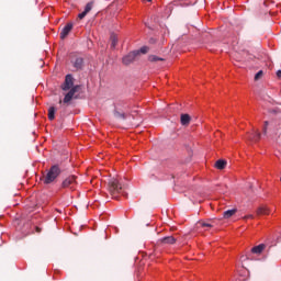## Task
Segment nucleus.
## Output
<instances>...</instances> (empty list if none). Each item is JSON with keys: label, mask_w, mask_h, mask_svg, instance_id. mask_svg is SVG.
<instances>
[{"label": "nucleus", "mask_w": 281, "mask_h": 281, "mask_svg": "<svg viewBox=\"0 0 281 281\" xmlns=\"http://www.w3.org/2000/svg\"><path fill=\"white\" fill-rule=\"evenodd\" d=\"M148 60H149V63H159V60H164V58H161L157 55H149Z\"/></svg>", "instance_id": "nucleus-19"}, {"label": "nucleus", "mask_w": 281, "mask_h": 281, "mask_svg": "<svg viewBox=\"0 0 281 281\" xmlns=\"http://www.w3.org/2000/svg\"><path fill=\"white\" fill-rule=\"evenodd\" d=\"M108 192L112 199H117L122 194V183H120L117 178L108 179Z\"/></svg>", "instance_id": "nucleus-2"}, {"label": "nucleus", "mask_w": 281, "mask_h": 281, "mask_svg": "<svg viewBox=\"0 0 281 281\" xmlns=\"http://www.w3.org/2000/svg\"><path fill=\"white\" fill-rule=\"evenodd\" d=\"M71 30H74V23L69 22L65 25V27L61 30L60 32V38L65 40L67 38V36H69V32H71Z\"/></svg>", "instance_id": "nucleus-6"}, {"label": "nucleus", "mask_w": 281, "mask_h": 281, "mask_svg": "<svg viewBox=\"0 0 281 281\" xmlns=\"http://www.w3.org/2000/svg\"><path fill=\"white\" fill-rule=\"evenodd\" d=\"M265 244H260L258 246H255L251 248V254H262V251H265Z\"/></svg>", "instance_id": "nucleus-14"}, {"label": "nucleus", "mask_w": 281, "mask_h": 281, "mask_svg": "<svg viewBox=\"0 0 281 281\" xmlns=\"http://www.w3.org/2000/svg\"><path fill=\"white\" fill-rule=\"evenodd\" d=\"M83 65H85V59H82V57L76 58V60L74 61V67L77 70L82 69Z\"/></svg>", "instance_id": "nucleus-12"}, {"label": "nucleus", "mask_w": 281, "mask_h": 281, "mask_svg": "<svg viewBox=\"0 0 281 281\" xmlns=\"http://www.w3.org/2000/svg\"><path fill=\"white\" fill-rule=\"evenodd\" d=\"M138 52L139 54H148V47L143 46Z\"/></svg>", "instance_id": "nucleus-21"}, {"label": "nucleus", "mask_w": 281, "mask_h": 281, "mask_svg": "<svg viewBox=\"0 0 281 281\" xmlns=\"http://www.w3.org/2000/svg\"><path fill=\"white\" fill-rule=\"evenodd\" d=\"M246 218H254V215H248L246 216Z\"/></svg>", "instance_id": "nucleus-25"}, {"label": "nucleus", "mask_w": 281, "mask_h": 281, "mask_svg": "<svg viewBox=\"0 0 281 281\" xmlns=\"http://www.w3.org/2000/svg\"><path fill=\"white\" fill-rule=\"evenodd\" d=\"M76 179H77L76 176H69L68 178H66L63 181L61 188H68L69 190H76V186L78 184Z\"/></svg>", "instance_id": "nucleus-4"}, {"label": "nucleus", "mask_w": 281, "mask_h": 281, "mask_svg": "<svg viewBox=\"0 0 281 281\" xmlns=\"http://www.w3.org/2000/svg\"><path fill=\"white\" fill-rule=\"evenodd\" d=\"M267 126H269V121H265V126H263L265 135H267Z\"/></svg>", "instance_id": "nucleus-23"}, {"label": "nucleus", "mask_w": 281, "mask_h": 281, "mask_svg": "<svg viewBox=\"0 0 281 281\" xmlns=\"http://www.w3.org/2000/svg\"><path fill=\"white\" fill-rule=\"evenodd\" d=\"M277 76H278L279 78H281V70H278V71H277Z\"/></svg>", "instance_id": "nucleus-24"}, {"label": "nucleus", "mask_w": 281, "mask_h": 281, "mask_svg": "<svg viewBox=\"0 0 281 281\" xmlns=\"http://www.w3.org/2000/svg\"><path fill=\"white\" fill-rule=\"evenodd\" d=\"M36 229H37V232H41V228L37 227Z\"/></svg>", "instance_id": "nucleus-27"}, {"label": "nucleus", "mask_w": 281, "mask_h": 281, "mask_svg": "<svg viewBox=\"0 0 281 281\" xmlns=\"http://www.w3.org/2000/svg\"><path fill=\"white\" fill-rule=\"evenodd\" d=\"M139 56V50H133L126 56L123 57V65H131V63L135 61V57Z\"/></svg>", "instance_id": "nucleus-5"}, {"label": "nucleus", "mask_w": 281, "mask_h": 281, "mask_svg": "<svg viewBox=\"0 0 281 281\" xmlns=\"http://www.w3.org/2000/svg\"><path fill=\"white\" fill-rule=\"evenodd\" d=\"M59 104H63V100H59Z\"/></svg>", "instance_id": "nucleus-26"}, {"label": "nucleus", "mask_w": 281, "mask_h": 281, "mask_svg": "<svg viewBox=\"0 0 281 281\" xmlns=\"http://www.w3.org/2000/svg\"><path fill=\"white\" fill-rule=\"evenodd\" d=\"M270 210L267 206H259L256 211L257 216H269Z\"/></svg>", "instance_id": "nucleus-10"}, {"label": "nucleus", "mask_w": 281, "mask_h": 281, "mask_svg": "<svg viewBox=\"0 0 281 281\" xmlns=\"http://www.w3.org/2000/svg\"><path fill=\"white\" fill-rule=\"evenodd\" d=\"M199 225H201V227H212V224L205 222H199Z\"/></svg>", "instance_id": "nucleus-22"}, {"label": "nucleus", "mask_w": 281, "mask_h": 281, "mask_svg": "<svg viewBox=\"0 0 281 281\" xmlns=\"http://www.w3.org/2000/svg\"><path fill=\"white\" fill-rule=\"evenodd\" d=\"M110 43H111V48L112 49H115V47H117V35L115 33L111 34Z\"/></svg>", "instance_id": "nucleus-15"}, {"label": "nucleus", "mask_w": 281, "mask_h": 281, "mask_svg": "<svg viewBox=\"0 0 281 281\" xmlns=\"http://www.w3.org/2000/svg\"><path fill=\"white\" fill-rule=\"evenodd\" d=\"M190 122H192V116H190V114L180 115V124L182 126H190Z\"/></svg>", "instance_id": "nucleus-9"}, {"label": "nucleus", "mask_w": 281, "mask_h": 281, "mask_svg": "<svg viewBox=\"0 0 281 281\" xmlns=\"http://www.w3.org/2000/svg\"><path fill=\"white\" fill-rule=\"evenodd\" d=\"M159 245H175L177 243V238L172 236L162 237L158 240Z\"/></svg>", "instance_id": "nucleus-8"}, {"label": "nucleus", "mask_w": 281, "mask_h": 281, "mask_svg": "<svg viewBox=\"0 0 281 281\" xmlns=\"http://www.w3.org/2000/svg\"><path fill=\"white\" fill-rule=\"evenodd\" d=\"M148 1V3H150V1H153V0H147Z\"/></svg>", "instance_id": "nucleus-28"}, {"label": "nucleus", "mask_w": 281, "mask_h": 281, "mask_svg": "<svg viewBox=\"0 0 281 281\" xmlns=\"http://www.w3.org/2000/svg\"><path fill=\"white\" fill-rule=\"evenodd\" d=\"M113 115L117 120H126V113H124V112H120L117 110H114Z\"/></svg>", "instance_id": "nucleus-18"}, {"label": "nucleus", "mask_w": 281, "mask_h": 281, "mask_svg": "<svg viewBox=\"0 0 281 281\" xmlns=\"http://www.w3.org/2000/svg\"><path fill=\"white\" fill-rule=\"evenodd\" d=\"M59 176H60V167H58L57 165H54L50 167L47 173L43 176L42 181L46 186H49V183H54V181H56V179H58Z\"/></svg>", "instance_id": "nucleus-3"}, {"label": "nucleus", "mask_w": 281, "mask_h": 281, "mask_svg": "<svg viewBox=\"0 0 281 281\" xmlns=\"http://www.w3.org/2000/svg\"><path fill=\"white\" fill-rule=\"evenodd\" d=\"M61 89L63 91H69L63 100L64 104H69L74 100V95L78 93L80 86H74V77L71 75H67Z\"/></svg>", "instance_id": "nucleus-1"}, {"label": "nucleus", "mask_w": 281, "mask_h": 281, "mask_svg": "<svg viewBox=\"0 0 281 281\" xmlns=\"http://www.w3.org/2000/svg\"><path fill=\"white\" fill-rule=\"evenodd\" d=\"M262 70H259L256 75H255V80H260L262 78Z\"/></svg>", "instance_id": "nucleus-20"}, {"label": "nucleus", "mask_w": 281, "mask_h": 281, "mask_svg": "<svg viewBox=\"0 0 281 281\" xmlns=\"http://www.w3.org/2000/svg\"><path fill=\"white\" fill-rule=\"evenodd\" d=\"M93 3H94L93 1L88 2L86 4L83 12L78 14V19H80V20L85 19V16H87V14H89L90 11L93 10Z\"/></svg>", "instance_id": "nucleus-7"}, {"label": "nucleus", "mask_w": 281, "mask_h": 281, "mask_svg": "<svg viewBox=\"0 0 281 281\" xmlns=\"http://www.w3.org/2000/svg\"><path fill=\"white\" fill-rule=\"evenodd\" d=\"M226 166H227V161H226V160H223V159H220V160H217V161L215 162V168H216L217 170H225Z\"/></svg>", "instance_id": "nucleus-13"}, {"label": "nucleus", "mask_w": 281, "mask_h": 281, "mask_svg": "<svg viewBox=\"0 0 281 281\" xmlns=\"http://www.w3.org/2000/svg\"><path fill=\"white\" fill-rule=\"evenodd\" d=\"M236 212H238V210H236V209L227 210L223 213V217L232 218V216H234V214H236Z\"/></svg>", "instance_id": "nucleus-16"}, {"label": "nucleus", "mask_w": 281, "mask_h": 281, "mask_svg": "<svg viewBox=\"0 0 281 281\" xmlns=\"http://www.w3.org/2000/svg\"><path fill=\"white\" fill-rule=\"evenodd\" d=\"M261 134L260 132H252L248 135L250 142H260Z\"/></svg>", "instance_id": "nucleus-11"}, {"label": "nucleus", "mask_w": 281, "mask_h": 281, "mask_svg": "<svg viewBox=\"0 0 281 281\" xmlns=\"http://www.w3.org/2000/svg\"><path fill=\"white\" fill-rule=\"evenodd\" d=\"M55 117H56V108L50 106L48 109V120H50V122H52L53 120H55Z\"/></svg>", "instance_id": "nucleus-17"}]
</instances>
